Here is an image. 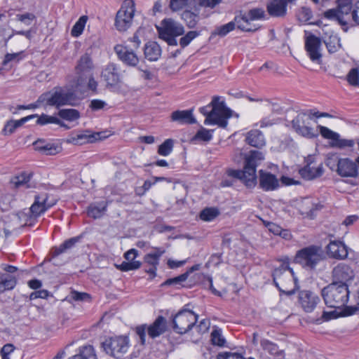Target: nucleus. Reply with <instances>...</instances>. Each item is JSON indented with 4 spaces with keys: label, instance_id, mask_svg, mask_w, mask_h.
<instances>
[{
    "label": "nucleus",
    "instance_id": "f257e3e1",
    "mask_svg": "<svg viewBox=\"0 0 359 359\" xmlns=\"http://www.w3.org/2000/svg\"><path fill=\"white\" fill-rule=\"evenodd\" d=\"M264 156L262 152L258 151H252L245 158V165L243 170H231L226 171L229 177L224 178L220 182V187H229L233 184L235 179L241 180L246 187L249 188L254 187L257 184L256 168Z\"/></svg>",
    "mask_w": 359,
    "mask_h": 359
},
{
    "label": "nucleus",
    "instance_id": "f03ea898",
    "mask_svg": "<svg viewBox=\"0 0 359 359\" xmlns=\"http://www.w3.org/2000/svg\"><path fill=\"white\" fill-rule=\"evenodd\" d=\"M200 112L206 116L205 125H217L225 128L228 125V118L232 115V111L227 108L224 101L219 100V97L215 96L212 102L200 109Z\"/></svg>",
    "mask_w": 359,
    "mask_h": 359
},
{
    "label": "nucleus",
    "instance_id": "7ed1b4c3",
    "mask_svg": "<svg viewBox=\"0 0 359 359\" xmlns=\"http://www.w3.org/2000/svg\"><path fill=\"white\" fill-rule=\"evenodd\" d=\"M325 304L332 308L340 309L346 306L348 300L349 290L346 283L332 282L322 290Z\"/></svg>",
    "mask_w": 359,
    "mask_h": 359
},
{
    "label": "nucleus",
    "instance_id": "20e7f679",
    "mask_svg": "<svg viewBox=\"0 0 359 359\" xmlns=\"http://www.w3.org/2000/svg\"><path fill=\"white\" fill-rule=\"evenodd\" d=\"M273 280L280 292L293 294L297 287V279L287 262H283L273 272Z\"/></svg>",
    "mask_w": 359,
    "mask_h": 359
},
{
    "label": "nucleus",
    "instance_id": "39448f33",
    "mask_svg": "<svg viewBox=\"0 0 359 359\" xmlns=\"http://www.w3.org/2000/svg\"><path fill=\"white\" fill-rule=\"evenodd\" d=\"M37 102H46L47 105L59 109L64 105L74 106L76 102V95L72 90L58 88L41 95Z\"/></svg>",
    "mask_w": 359,
    "mask_h": 359
},
{
    "label": "nucleus",
    "instance_id": "423d86ee",
    "mask_svg": "<svg viewBox=\"0 0 359 359\" xmlns=\"http://www.w3.org/2000/svg\"><path fill=\"white\" fill-rule=\"evenodd\" d=\"M323 259L322 248L313 245L298 250L294 261L304 269H313Z\"/></svg>",
    "mask_w": 359,
    "mask_h": 359
},
{
    "label": "nucleus",
    "instance_id": "0eeeda50",
    "mask_svg": "<svg viewBox=\"0 0 359 359\" xmlns=\"http://www.w3.org/2000/svg\"><path fill=\"white\" fill-rule=\"evenodd\" d=\"M167 324L165 318L159 316L153 323L147 326L146 324L137 326L135 328V333L140 337L141 344L144 345L146 341V332L151 339H155L164 334L166 331Z\"/></svg>",
    "mask_w": 359,
    "mask_h": 359
},
{
    "label": "nucleus",
    "instance_id": "6e6552de",
    "mask_svg": "<svg viewBox=\"0 0 359 359\" xmlns=\"http://www.w3.org/2000/svg\"><path fill=\"white\" fill-rule=\"evenodd\" d=\"M312 118V110L302 111L292 120V128L303 137H316L318 136V131L310 126V121Z\"/></svg>",
    "mask_w": 359,
    "mask_h": 359
},
{
    "label": "nucleus",
    "instance_id": "1a4fd4ad",
    "mask_svg": "<svg viewBox=\"0 0 359 359\" xmlns=\"http://www.w3.org/2000/svg\"><path fill=\"white\" fill-rule=\"evenodd\" d=\"M198 315L189 309L179 311L173 318V330L180 334L188 332L196 323Z\"/></svg>",
    "mask_w": 359,
    "mask_h": 359
},
{
    "label": "nucleus",
    "instance_id": "9d476101",
    "mask_svg": "<svg viewBox=\"0 0 359 359\" xmlns=\"http://www.w3.org/2000/svg\"><path fill=\"white\" fill-rule=\"evenodd\" d=\"M135 11V3L132 0H126L116 13L115 27L119 32L126 31L133 23Z\"/></svg>",
    "mask_w": 359,
    "mask_h": 359
},
{
    "label": "nucleus",
    "instance_id": "9b49d317",
    "mask_svg": "<svg viewBox=\"0 0 359 359\" xmlns=\"http://www.w3.org/2000/svg\"><path fill=\"white\" fill-rule=\"evenodd\" d=\"M106 353L117 359L121 358L129 347V341L126 337H111L102 343Z\"/></svg>",
    "mask_w": 359,
    "mask_h": 359
},
{
    "label": "nucleus",
    "instance_id": "f8f14e48",
    "mask_svg": "<svg viewBox=\"0 0 359 359\" xmlns=\"http://www.w3.org/2000/svg\"><path fill=\"white\" fill-rule=\"evenodd\" d=\"M305 50L310 60L320 65L322 62V40L311 32L305 31Z\"/></svg>",
    "mask_w": 359,
    "mask_h": 359
},
{
    "label": "nucleus",
    "instance_id": "ddd939ff",
    "mask_svg": "<svg viewBox=\"0 0 359 359\" xmlns=\"http://www.w3.org/2000/svg\"><path fill=\"white\" fill-rule=\"evenodd\" d=\"M265 12L262 8L250 9L248 13L242 15L236 16V20L238 21V29L245 32H254L257 28L252 25L251 21L261 20L264 18Z\"/></svg>",
    "mask_w": 359,
    "mask_h": 359
},
{
    "label": "nucleus",
    "instance_id": "4468645a",
    "mask_svg": "<svg viewBox=\"0 0 359 359\" xmlns=\"http://www.w3.org/2000/svg\"><path fill=\"white\" fill-rule=\"evenodd\" d=\"M93 64L90 56L86 53L81 56L75 67L76 85L82 86L87 82V79L92 74Z\"/></svg>",
    "mask_w": 359,
    "mask_h": 359
},
{
    "label": "nucleus",
    "instance_id": "2eb2a0df",
    "mask_svg": "<svg viewBox=\"0 0 359 359\" xmlns=\"http://www.w3.org/2000/svg\"><path fill=\"white\" fill-rule=\"evenodd\" d=\"M88 131H77L72 133L66 139V142L74 145H81L86 143L93 142L95 140L105 138L103 133L87 134Z\"/></svg>",
    "mask_w": 359,
    "mask_h": 359
},
{
    "label": "nucleus",
    "instance_id": "dca6fc26",
    "mask_svg": "<svg viewBox=\"0 0 359 359\" xmlns=\"http://www.w3.org/2000/svg\"><path fill=\"white\" fill-rule=\"evenodd\" d=\"M299 302L305 312L311 313L320 302V299L310 290H302L299 293Z\"/></svg>",
    "mask_w": 359,
    "mask_h": 359
},
{
    "label": "nucleus",
    "instance_id": "f3484780",
    "mask_svg": "<svg viewBox=\"0 0 359 359\" xmlns=\"http://www.w3.org/2000/svg\"><path fill=\"white\" fill-rule=\"evenodd\" d=\"M161 27H157L159 36H179L184 34V27L172 19H165L161 22Z\"/></svg>",
    "mask_w": 359,
    "mask_h": 359
},
{
    "label": "nucleus",
    "instance_id": "a211bd4d",
    "mask_svg": "<svg viewBox=\"0 0 359 359\" xmlns=\"http://www.w3.org/2000/svg\"><path fill=\"white\" fill-rule=\"evenodd\" d=\"M114 51L118 59L128 66L135 67L139 63L138 57L134 50L128 46L118 44L115 46Z\"/></svg>",
    "mask_w": 359,
    "mask_h": 359
},
{
    "label": "nucleus",
    "instance_id": "6ab92c4d",
    "mask_svg": "<svg viewBox=\"0 0 359 359\" xmlns=\"http://www.w3.org/2000/svg\"><path fill=\"white\" fill-rule=\"evenodd\" d=\"M101 76L106 82L107 87H115L121 82L118 69L114 63H109L104 67Z\"/></svg>",
    "mask_w": 359,
    "mask_h": 359
},
{
    "label": "nucleus",
    "instance_id": "aec40b11",
    "mask_svg": "<svg viewBox=\"0 0 359 359\" xmlns=\"http://www.w3.org/2000/svg\"><path fill=\"white\" fill-rule=\"evenodd\" d=\"M54 205L48 201V195L46 193L36 195L34 202L29 208L32 215L34 217H38L45 212L48 208Z\"/></svg>",
    "mask_w": 359,
    "mask_h": 359
},
{
    "label": "nucleus",
    "instance_id": "412c9836",
    "mask_svg": "<svg viewBox=\"0 0 359 359\" xmlns=\"http://www.w3.org/2000/svg\"><path fill=\"white\" fill-rule=\"evenodd\" d=\"M357 161L348 158H341L338 161L337 172L342 177H355L358 173Z\"/></svg>",
    "mask_w": 359,
    "mask_h": 359
},
{
    "label": "nucleus",
    "instance_id": "4be33fe9",
    "mask_svg": "<svg viewBox=\"0 0 359 359\" xmlns=\"http://www.w3.org/2000/svg\"><path fill=\"white\" fill-rule=\"evenodd\" d=\"M138 252L135 249H130L124 254V258L128 262H123L121 264H116V269L122 271H128L138 269L141 266V262L135 261Z\"/></svg>",
    "mask_w": 359,
    "mask_h": 359
},
{
    "label": "nucleus",
    "instance_id": "5701e85b",
    "mask_svg": "<svg viewBox=\"0 0 359 359\" xmlns=\"http://www.w3.org/2000/svg\"><path fill=\"white\" fill-rule=\"evenodd\" d=\"M353 276V271L349 266L345 264L337 265L332 271L333 282H337L338 283H346Z\"/></svg>",
    "mask_w": 359,
    "mask_h": 359
},
{
    "label": "nucleus",
    "instance_id": "b1692460",
    "mask_svg": "<svg viewBox=\"0 0 359 359\" xmlns=\"http://www.w3.org/2000/svg\"><path fill=\"white\" fill-rule=\"evenodd\" d=\"M259 187L266 191H273L279 187V182L275 175L269 172L259 170Z\"/></svg>",
    "mask_w": 359,
    "mask_h": 359
},
{
    "label": "nucleus",
    "instance_id": "393cba45",
    "mask_svg": "<svg viewBox=\"0 0 359 359\" xmlns=\"http://www.w3.org/2000/svg\"><path fill=\"white\" fill-rule=\"evenodd\" d=\"M327 254L334 259H343L348 255L347 247L339 241H332L327 246Z\"/></svg>",
    "mask_w": 359,
    "mask_h": 359
},
{
    "label": "nucleus",
    "instance_id": "a878e982",
    "mask_svg": "<svg viewBox=\"0 0 359 359\" xmlns=\"http://www.w3.org/2000/svg\"><path fill=\"white\" fill-rule=\"evenodd\" d=\"M351 0H337V10L341 16V25H348L352 20Z\"/></svg>",
    "mask_w": 359,
    "mask_h": 359
},
{
    "label": "nucleus",
    "instance_id": "bb28decb",
    "mask_svg": "<svg viewBox=\"0 0 359 359\" xmlns=\"http://www.w3.org/2000/svg\"><path fill=\"white\" fill-rule=\"evenodd\" d=\"M36 150L44 155H55L60 152L61 147L55 143L46 142L43 140H38L34 143Z\"/></svg>",
    "mask_w": 359,
    "mask_h": 359
},
{
    "label": "nucleus",
    "instance_id": "cd10ccee",
    "mask_svg": "<svg viewBox=\"0 0 359 359\" xmlns=\"http://www.w3.org/2000/svg\"><path fill=\"white\" fill-rule=\"evenodd\" d=\"M322 39L330 53H334L341 48L340 38L333 32L325 33Z\"/></svg>",
    "mask_w": 359,
    "mask_h": 359
},
{
    "label": "nucleus",
    "instance_id": "c85d7f7f",
    "mask_svg": "<svg viewBox=\"0 0 359 359\" xmlns=\"http://www.w3.org/2000/svg\"><path fill=\"white\" fill-rule=\"evenodd\" d=\"M171 121L180 124H192L196 123L193 110H177L171 114Z\"/></svg>",
    "mask_w": 359,
    "mask_h": 359
},
{
    "label": "nucleus",
    "instance_id": "c756f323",
    "mask_svg": "<svg viewBox=\"0 0 359 359\" xmlns=\"http://www.w3.org/2000/svg\"><path fill=\"white\" fill-rule=\"evenodd\" d=\"M246 142L252 147L260 148L265 145V139L262 133L258 130H252L247 133Z\"/></svg>",
    "mask_w": 359,
    "mask_h": 359
},
{
    "label": "nucleus",
    "instance_id": "7c9ffc66",
    "mask_svg": "<svg viewBox=\"0 0 359 359\" xmlns=\"http://www.w3.org/2000/svg\"><path fill=\"white\" fill-rule=\"evenodd\" d=\"M37 114H32L27 116L26 117L22 118L20 120H10L6 122V123L4 126V128L3 129V133L5 135H11L15 132V130L22 126L24 123H25L27 121L34 118H36Z\"/></svg>",
    "mask_w": 359,
    "mask_h": 359
},
{
    "label": "nucleus",
    "instance_id": "2f4dec72",
    "mask_svg": "<svg viewBox=\"0 0 359 359\" xmlns=\"http://www.w3.org/2000/svg\"><path fill=\"white\" fill-rule=\"evenodd\" d=\"M286 0H273L268 4L267 11L272 16H283L286 13Z\"/></svg>",
    "mask_w": 359,
    "mask_h": 359
},
{
    "label": "nucleus",
    "instance_id": "473e14b6",
    "mask_svg": "<svg viewBox=\"0 0 359 359\" xmlns=\"http://www.w3.org/2000/svg\"><path fill=\"white\" fill-rule=\"evenodd\" d=\"M161 55V48L155 41H149L144 46V56L150 61H156Z\"/></svg>",
    "mask_w": 359,
    "mask_h": 359
},
{
    "label": "nucleus",
    "instance_id": "72a5a7b5",
    "mask_svg": "<svg viewBox=\"0 0 359 359\" xmlns=\"http://www.w3.org/2000/svg\"><path fill=\"white\" fill-rule=\"evenodd\" d=\"M263 350L267 351L273 355L275 359H283L285 354L283 350H280L278 346L273 342L268 339H262L260 342Z\"/></svg>",
    "mask_w": 359,
    "mask_h": 359
},
{
    "label": "nucleus",
    "instance_id": "f704fd0d",
    "mask_svg": "<svg viewBox=\"0 0 359 359\" xmlns=\"http://www.w3.org/2000/svg\"><path fill=\"white\" fill-rule=\"evenodd\" d=\"M16 285V276L8 273H0V294L13 290Z\"/></svg>",
    "mask_w": 359,
    "mask_h": 359
},
{
    "label": "nucleus",
    "instance_id": "c9c22d12",
    "mask_svg": "<svg viewBox=\"0 0 359 359\" xmlns=\"http://www.w3.org/2000/svg\"><path fill=\"white\" fill-rule=\"evenodd\" d=\"M322 173L323 169L320 166L313 167L310 164L299 170V174L301 176L307 180H313L319 177Z\"/></svg>",
    "mask_w": 359,
    "mask_h": 359
},
{
    "label": "nucleus",
    "instance_id": "e433bc0d",
    "mask_svg": "<svg viewBox=\"0 0 359 359\" xmlns=\"http://www.w3.org/2000/svg\"><path fill=\"white\" fill-rule=\"evenodd\" d=\"M69 359H97L95 349L91 345H85L79 348V353Z\"/></svg>",
    "mask_w": 359,
    "mask_h": 359
},
{
    "label": "nucleus",
    "instance_id": "4c0bfd02",
    "mask_svg": "<svg viewBox=\"0 0 359 359\" xmlns=\"http://www.w3.org/2000/svg\"><path fill=\"white\" fill-rule=\"evenodd\" d=\"M238 21L236 20V17L233 20L228 22L227 24L217 27L212 32V34L224 37L227 35L230 32L235 29L236 27L238 28Z\"/></svg>",
    "mask_w": 359,
    "mask_h": 359
},
{
    "label": "nucleus",
    "instance_id": "58836bf2",
    "mask_svg": "<svg viewBox=\"0 0 359 359\" xmlns=\"http://www.w3.org/2000/svg\"><path fill=\"white\" fill-rule=\"evenodd\" d=\"M165 253V250L160 248H155L154 251L147 254L144 260L145 263L151 266H157L159 264L160 257Z\"/></svg>",
    "mask_w": 359,
    "mask_h": 359
},
{
    "label": "nucleus",
    "instance_id": "ea45409f",
    "mask_svg": "<svg viewBox=\"0 0 359 359\" xmlns=\"http://www.w3.org/2000/svg\"><path fill=\"white\" fill-rule=\"evenodd\" d=\"M79 236L73 237L66 240L58 247H55L53 249V256H58L59 255L65 252L68 250L72 249L76 245V243H77L79 241Z\"/></svg>",
    "mask_w": 359,
    "mask_h": 359
},
{
    "label": "nucleus",
    "instance_id": "a19ab883",
    "mask_svg": "<svg viewBox=\"0 0 359 359\" xmlns=\"http://www.w3.org/2000/svg\"><path fill=\"white\" fill-rule=\"evenodd\" d=\"M107 204L104 202L98 204L90 205L88 209V216L97 219L101 217L107 210Z\"/></svg>",
    "mask_w": 359,
    "mask_h": 359
},
{
    "label": "nucleus",
    "instance_id": "79ce46f5",
    "mask_svg": "<svg viewBox=\"0 0 359 359\" xmlns=\"http://www.w3.org/2000/svg\"><path fill=\"white\" fill-rule=\"evenodd\" d=\"M58 116L66 121H74L80 117V113L74 109H62L59 110Z\"/></svg>",
    "mask_w": 359,
    "mask_h": 359
},
{
    "label": "nucleus",
    "instance_id": "37998d69",
    "mask_svg": "<svg viewBox=\"0 0 359 359\" xmlns=\"http://www.w3.org/2000/svg\"><path fill=\"white\" fill-rule=\"evenodd\" d=\"M87 20L88 17L86 15L79 18L72 29L71 34L73 36L78 37L82 34Z\"/></svg>",
    "mask_w": 359,
    "mask_h": 359
},
{
    "label": "nucleus",
    "instance_id": "c03bdc74",
    "mask_svg": "<svg viewBox=\"0 0 359 359\" xmlns=\"http://www.w3.org/2000/svg\"><path fill=\"white\" fill-rule=\"evenodd\" d=\"M181 16L182 19L187 23L189 28L194 27L198 20V15L190 11H183Z\"/></svg>",
    "mask_w": 359,
    "mask_h": 359
},
{
    "label": "nucleus",
    "instance_id": "a18cd8bd",
    "mask_svg": "<svg viewBox=\"0 0 359 359\" xmlns=\"http://www.w3.org/2000/svg\"><path fill=\"white\" fill-rule=\"evenodd\" d=\"M173 144L172 139H167L158 147V153L163 156H168L172 151Z\"/></svg>",
    "mask_w": 359,
    "mask_h": 359
},
{
    "label": "nucleus",
    "instance_id": "49530a36",
    "mask_svg": "<svg viewBox=\"0 0 359 359\" xmlns=\"http://www.w3.org/2000/svg\"><path fill=\"white\" fill-rule=\"evenodd\" d=\"M32 176V173L27 172H22L20 175L16 176L12 181L15 187H20L21 186L25 185L27 182H29L31 177Z\"/></svg>",
    "mask_w": 359,
    "mask_h": 359
},
{
    "label": "nucleus",
    "instance_id": "de8ad7c7",
    "mask_svg": "<svg viewBox=\"0 0 359 359\" xmlns=\"http://www.w3.org/2000/svg\"><path fill=\"white\" fill-rule=\"evenodd\" d=\"M219 215V211L215 208H205L201 211L200 218L203 221H212Z\"/></svg>",
    "mask_w": 359,
    "mask_h": 359
},
{
    "label": "nucleus",
    "instance_id": "09e8293b",
    "mask_svg": "<svg viewBox=\"0 0 359 359\" xmlns=\"http://www.w3.org/2000/svg\"><path fill=\"white\" fill-rule=\"evenodd\" d=\"M346 80L351 86H359V69L352 68L346 76Z\"/></svg>",
    "mask_w": 359,
    "mask_h": 359
},
{
    "label": "nucleus",
    "instance_id": "8fccbe9b",
    "mask_svg": "<svg viewBox=\"0 0 359 359\" xmlns=\"http://www.w3.org/2000/svg\"><path fill=\"white\" fill-rule=\"evenodd\" d=\"M15 347L11 344L4 345L1 350V359H14Z\"/></svg>",
    "mask_w": 359,
    "mask_h": 359
},
{
    "label": "nucleus",
    "instance_id": "3c124183",
    "mask_svg": "<svg viewBox=\"0 0 359 359\" xmlns=\"http://www.w3.org/2000/svg\"><path fill=\"white\" fill-rule=\"evenodd\" d=\"M211 341L214 345L219 346H224L226 340L222 334L220 330L215 329L211 333Z\"/></svg>",
    "mask_w": 359,
    "mask_h": 359
},
{
    "label": "nucleus",
    "instance_id": "603ef678",
    "mask_svg": "<svg viewBox=\"0 0 359 359\" xmlns=\"http://www.w3.org/2000/svg\"><path fill=\"white\" fill-rule=\"evenodd\" d=\"M319 129L321 135L326 139L331 140L332 142L337 137H339V135L337 133L331 130L327 127L319 126Z\"/></svg>",
    "mask_w": 359,
    "mask_h": 359
},
{
    "label": "nucleus",
    "instance_id": "864d4df0",
    "mask_svg": "<svg viewBox=\"0 0 359 359\" xmlns=\"http://www.w3.org/2000/svg\"><path fill=\"white\" fill-rule=\"evenodd\" d=\"M198 36V32L196 31H189L185 36L180 39V45L182 48L187 46L191 41Z\"/></svg>",
    "mask_w": 359,
    "mask_h": 359
},
{
    "label": "nucleus",
    "instance_id": "5fc2aeb1",
    "mask_svg": "<svg viewBox=\"0 0 359 359\" xmlns=\"http://www.w3.org/2000/svg\"><path fill=\"white\" fill-rule=\"evenodd\" d=\"M354 145V141L352 140H346L341 139L340 137H337L334 140L333 142H332V146L337 148H345V147H352Z\"/></svg>",
    "mask_w": 359,
    "mask_h": 359
},
{
    "label": "nucleus",
    "instance_id": "6e6d98bb",
    "mask_svg": "<svg viewBox=\"0 0 359 359\" xmlns=\"http://www.w3.org/2000/svg\"><path fill=\"white\" fill-rule=\"evenodd\" d=\"M36 117L38 118L36 123L39 125H46L48 123H55L59 122V118L46 114H42L40 116L37 115Z\"/></svg>",
    "mask_w": 359,
    "mask_h": 359
},
{
    "label": "nucleus",
    "instance_id": "4d7b16f0",
    "mask_svg": "<svg viewBox=\"0 0 359 359\" xmlns=\"http://www.w3.org/2000/svg\"><path fill=\"white\" fill-rule=\"evenodd\" d=\"M212 130L205 129L204 128H202L201 130H199L196 135L195 139L201 140L203 141H210L212 139Z\"/></svg>",
    "mask_w": 359,
    "mask_h": 359
},
{
    "label": "nucleus",
    "instance_id": "13d9d810",
    "mask_svg": "<svg viewBox=\"0 0 359 359\" xmlns=\"http://www.w3.org/2000/svg\"><path fill=\"white\" fill-rule=\"evenodd\" d=\"M188 273H184L175 277L173 278H170L165 280L163 283L165 285H180L182 282H184L188 278Z\"/></svg>",
    "mask_w": 359,
    "mask_h": 359
},
{
    "label": "nucleus",
    "instance_id": "bf43d9fd",
    "mask_svg": "<svg viewBox=\"0 0 359 359\" xmlns=\"http://www.w3.org/2000/svg\"><path fill=\"white\" fill-rule=\"evenodd\" d=\"M35 18V15L31 13L16 15V20L23 22L26 25H30Z\"/></svg>",
    "mask_w": 359,
    "mask_h": 359
},
{
    "label": "nucleus",
    "instance_id": "052dcab7",
    "mask_svg": "<svg viewBox=\"0 0 359 359\" xmlns=\"http://www.w3.org/2000/svg\"><path fill=\"white\" fill-rule=\"evenodd\" d=\"M325 18L330 20H337L340 24H341V16L339 15V12L337 8L329 9L324 13Z\"/></svg>",
    "mask_w": 359,
    "mask_h": 359
},
{
    "label": "nucleus",
    "instance_id": "680f3d73",
    "mask_svg": "<svg viewBox=\"0 0 359 359\" xmlns=\"http://www.w3.org/2000/svg\"><path fill=\"white\" fill-rule=\"evenodd\" d=\"M22 51L15 53H7L4 57V60L3 61V65H6L8 62L11 61H19L22 59L21 55Z\"/></svg>",
    "mask_w": 359,
    "mask_h": 359
},
{
    "label": "nucleus",
    "instance_id": "e2e57ef3",
    "mask_svg": "<svg viewBox=\"0 0 359 359\" xmlns=\"http://www.w3.org/2000/svg\"><path fill=\"white\" fill-rule=\"evenodd\" d=\"M188 0H170V8L173 11L182 9L187 4Z\"/></svg>",
    "mask_w": 359,
    "mask_h": 359
},
{
    "label": "nucleus",
    "instance_id": "0e129e2a",
    "mask_svg": "<svg viewBox=\"0 0 359 359\" xmlns=\"http://www.w3.org/2000/svg\"><path fill=\"white\" fill-rule=\"evenodd\" d=\"M69 297L74 301H86L90 299V295L86 292L73 291L71 292Z\"/></svg>",
    "mask_w": 359,
    "mask_h": 359
},
{
    "label": "nucleus",
    "instance_id": "69168bd1",
    "mask_svg": "<svg viewBox=\"0 0 359 359\" xmlns=\"http://www.w3.org/2000/svg\"><path fill=\"white\" fill-rule=\"evenodd\" d=\"M311 17H312L311 11L308 8L303 7L299 14V20L302 22H306L308 20H309L311 18Z\"/></svg>",
    "mask_w": 359,
    "mask_h": 359
},
{
    "label": "nucleus",
    "instance_id": "338daca9",
    "mask_svg": "<svg viewBox=\"0 0 359 359\" xmlns=\"http://www.w3.org/2000/svg\"><path fill=\"white\" fill-rule=\"evenodd\" d=\"M210 327V322L208 320L203 319L202 320L198 325H197L195 328L196 331L203 334L208 332Z\"/></svg>",
    "mask_w": 359,
    "mask_h": 359
},
{
    "label": "nucleus",
    "instance_id": "774afa93",
    "mask_svg": "<svg viewBox=\"0 0 359 359\" xmlns=\"http://www.w3.org/2000/svg\"><path fill=\"white\" fill-rule=\"evenodd\" d=\"M106 102L101 100H93L90 102V107L93 111H97L103 109L106 106Z\"/></svg>",
    "mask_w": 359,
    "mask_h": 359
}]
</instances>
